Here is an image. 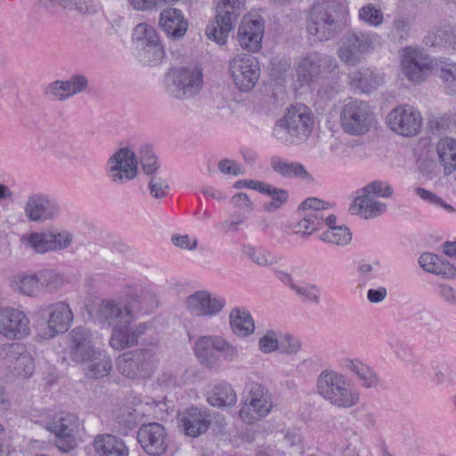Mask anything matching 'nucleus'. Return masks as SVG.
Returning <instances> with one entry per match:
<instances>
[{
	"mask_svg": "<svg viewBox=\"0 0 456 456\" xmlns=\"http://www.w3.org/2000/svg\"><path fill=\"white\" fill-rule=\"evenodd\" d=\"M346 13L343 0L316 3L309 13L307 32L319 41L330 40L344 29Z\"/></svg>",
	"mask_w": 456,
	"mask_h": 456,
	"instance_id": "obj_1",
	"label": "nucleus"
},
{
	"mask_svg": "<svg viewBox=\"0 0 456 456\" xmlns=\"http://www.w3.org/2000/svg\"><path fill=\"white\" fill-rule=\"evenodd\" d=\"M318 394L331 405L348 409L360 402V393L352 387L349 379L335 370H322L317 378Z\"/></svg>",
	"mask_w": 456,
	"mask_h": 456,
	"instance_id": "obj_2",
	"label": "nucleus"
},
{
	"mask_svg": "<svg viewBox=\"0 0 456 456\" xmlns=\"http://www.w3.org/2000/svg\"><path fill=\"white\" fill-rule=\"evenodd\" d=\"M314 117L305 105L288 109L285 116L273 127V135L280 141L299 143L312 133Z\"/></svg>",
	"mask_w": 456,
	"mask_h": 456,
	"instance_id": "obj_3",
	"label": "nucleus"
},
{
	"mask_svg": "<svg viewBox=\"0 0 456 456\" xmlns=\"http://www.w3.org/2000/svg\"><path fill=\"white\" fill-rule=\"evenodd\" d=\"M167 89L181 100L198 95L203 86L202 69L198 65L171 69L166 76Z\"/></svg>",
	"mask_w": 456,
	"mask_h": 456,
	"instance_id": "obj_4",
	"label": "nucleus"
},
{
	"mask_svg": "<svg viewBox=\"0 0 456 456\" xmlns=\"http://www.w3.org/2000/svg\"><path fill=\"white\" fill-rule=\"evenodd\" d=\"M42 321L39 336L50 339L58 334L64 333L73 322L74 315L69 305L65 301L45 304L36 312Z\"/></svg>",
	"mask_w": 456,
	"mask_h": 456,
	"instance_id": "obj_5",
	"label": "nucleus"
},
{
	"mask_svg": "<svg viewBox=\"0 0 456 456\" xmlns=\"http://www.w3.org/2000/svg\"><path fill=\"white\" fill-rule=\"evenodd\" d=\"M158 341L150 348H138L120 354L117 359L118 370L129 379H143L153 371L157 362Z\"/></svg>",
	"mask_w": 456,
	"mask_h": 456,
	"instance_id": "obj_6",
	"label": "nucleus"
},
{
	"mask_svg": "<svg viewBox=\"0 0 456 456\" xmlns=\"http://www.w3.org/2000/svg\"><path fill=\"white\" fill-rule=\"evenodd\" d=\"M375 122L370 106L360 100L345 102L339 111V124L342 130L351 135L366 134Z\"/></svg>",
	"mask_w": 456,
	"mask_h": 456,
	"instance_id": "obj_7",
	"label": "nucleus"
},
{
	"mask_svg": "<svg viewBox=\"0 0 456 456\" xmlns=\"http://www.w3.org/2000/svg\"><path fill=\"white\" fill-rule=\"evenodd\" d=\"M245 2L246 0H220L215 20L206 28L207 37L221 45H224Z\"/></svg>",
	"mask_w": 456,
	"mask_h": 456,
	"instance_id": "obj_8",
	"label": "nucleus"
},
{
	"mask_svg": "<svg viewBox=\"0 0 456 456\" xmlns=\"http://www.w3.org/2000/svg\"><path fill=\"white\" fill-rule=\"evenodd\" d=\"M375 37L373 33L348 30L339 42L338 58L346 64L356 65L373 48Z\"/></svg>",
	"mask_w": 456,
	"mask_h": 456,
	"instance_id": "obj_9",
	"label": "nucleus"
},
{
	"mask_svg": "<svg viewBox=\"0 0 456 456\" xmlns=\"http://www.w3.org/2000/svg\"><path fill=\"white\" fill-rule=\"evenodd\" d=\"M106 173L115 185H123L138 175V158L128 147L117 150L107 161Z\"/></svg>",
	"mask_w": 456,
	"mask_h": 456,
	"instance_id": "obj_10",
	"label": "nucleus"
},
{
	"mask_svg": "<svg viewBox=\"0 0 456 456\" xmlns=\"http://www.w3.org/2000/svg\"><path fill=\"white\" fill-rule=\"evenodd\" d=\"M43 428L54 434L58 438V447L63 452L74 448V436L78 432L80 421L77 415L69 412H60L53 418L37 420Z\"/></svg>",
	"mask_w": 456,
	"mask_h": 456,
	"instance_id": "obj_11",
	"label": "nucleus"
},
{
	"mask_svg": "<svg viewBox=\"0 0 456 456\" xmlns=\"http://www.w3.org/2000/svg\"><path fill=\"white\" fill-rule=\"evenodd\" d=\"M273 407L272 395L260 384H253L240 410V419L247 424H252L267 416Z\"/></svg>",
	"mask_w": 456,
	"mask_h": 456,
	"instance_id": "obj_12",
	"label": "nucleus"
},
{
	"mask_svg": "<svg viewBox=\"0 0 456 456\" xmlns=\"http://www.w3.org/2000/svg\"><path fill=\"white\" fill-rule=\"evenodd\" d=\"M24 215L33 223H45L55 220L61 215L58 201L44 192L31 193L24 203Z\"/></svg>",
	"mask_w": 456,
	"mask_h": 456,
	"instance_id": "obj_13",
	"label": "nucleus"
},
{
	"mask_svg": "<svg viewBox=\"0 0 456 456\" xmlns=\"http://www.w3.org/2000/svg\"><path fill=\"white\" fill-rule=\"evenodd\" d=\"M387 123L395 133L411 137L417 135L421 129L422 117L414 107L404 104L394 108L387 117Z\"/></svg>",
	"mask_w": 456,
	"mask_h": 456,
	"instance_id": "obj_14",
	"label": "nucleus"
},
{
	"mask_svg": "<svg viewBox=\"0 0 456 456\" xmlns=\"http://www.w3.org/2000/svg\"><path fill=\"white\" fill-rule=\"evenodd\" d=\"M229 69L235 86L240 91H250L259 79L258 62L255 57L249 54L236 55L230 61Z\"/></svg>",
	"mask_w": 456,
	"mask_h": 456,
	"instance_id": "obj_15",
	"label": "nucleus"
},
{
	"mask_svg": "<svg viewBox=\"0 0 456 456\" xmlns=\"http://www.w3.org/2000/svg\"><path fill=\"white\" fill-rule=\"evenodd\" d=\"M134 308L121 298H105L98 305L96 318L102 326L112 329L128 321H134Z\"/></svg>",
	"mask_w": 456,
	"mask_h": 456,
	"instance_id": "obj_16",
	"label": "nucleus"
},
{
	"mask_svg": "<svg viewBox=\"0 0 456 456\" xmlns=\"http://www.w3.org/2000/svg\"><path fill=\"white\" fill-rule=\"evenodd\" d=\"M402 72L411 82H421L432 70L430 57L422 50L406 47L401 55Z\"/></svg>",
	"mask_w": 456,
	"mask_h": 456,
	"instance_id": "obj_17",
	"label": "nucleus"
},
{
	"mask_svg": "<svg viewBox=\"0 0 456 456\" xmlns=\"http://www.w3.org/2000/svg\"><path fill=\"white\" fill-rule=\"evenodd\" d=\"M30 332L29 320L20 310L0 308V334L8 339H22Z\"/></svg>",
	"mask_w": 456,
	"mask_h": 456,
	"instance_id": "obj_18",
	"label": "nucleus"
},
{
	"mask_svg": "<svg viewBox=\"0 0 456 456\" xmlns=\"http://www.w3.org/2000/svg\"><path fill=\"white\" fill-rule=\"evenodd\" d=\"M69 351L72 361L80 363L92 358L97 349L94 334L85 327H76L69 333Z\"/></svg>",
	"mask_w": 456,
	"mask_h": 456,
	"instance_id": "obj_19",
	"label": "nucleus"
},
{
	"mask_svg": "<svg viewBox=\"0 0 456 456\" xmlns=\"http://www.w3.org/2000/svg\"><path fill=\"white\" fill-rule=\"evenodd\" d=\"M337 69L338 64L333 57L314 53L301 59L297 64V73L302 83L309 85L322 72L332 73Z\"/></svg>",
	"mask_w": 456,
	"mask_h": 456,
	"instance_id": "obj_20",
	"label": "nucleus"
},
{
	"mask_svg": "<svg viewBox=\"0 0 456 456\" xmlns=\"http://www.w3.org/2000/svg\"><path fill=\"white\" fill-rule=\"evenodd\" d=\"M137 440L150 455H161L167 448V432L164 426L159 423L142 425L137 431Z\"/></svg>",
	"mask_w": 456,
	"mask_h": 456,
	"instance_id": "obj_21",
	"label": "nucleus"
},
{
	"mask_svg": "<svg viewBox=\"0 0 456 456\" xmlns=\"http://www.w3.org/2000/svg\"><path fill=\"white\" fill-rule=\"evenodd\" d=\"M184 304L186 310L192 315L214 316L223 310L225 300L222 297H213L206 290H200L190 295Z\"/></svg>",
	"mask_w": 456,
	"mask_h": 456,
	"instance_id": "obj_22",
	"label": "nucleus"
},
{
	"mask_svg": "<svg viewBox=\"0 0 456 456\" xmlns=\"http://www.w3.org/2000/svg\"><path fill=\"white\" fill-rule=\"evenodd\" d=\"M265 25L262 19L244 17L238 29L237 38L241 48L257 52L261 48Z\"/></svg>",
	"mask_w": 456,
	"mask_h": 456,
	"instance_id": "obj_23",
	"label": "nucleus"
},
{
	"mask_svg": "<svg viewBox=\"0 0 456 456\" xmlns=\"http://www.w3.org/2000/svg\"><path fill=\"white\" fill-rule=\"evenodd\" d=\"M88 79L83 75H74L67 80H55L45 88V94L58 101H66L86 91Z\"/></svg>",
	"mask_w": 456,
	"mask_h": 456,
	"instance_id": "obj_24",
	"label": "nucleus"
},
{
	"mask_svg": "<svg viewBox=\"0 0 456 456\" xmlns=\"http://www.w3.org/2000/svg\"><path fill=\"white\" fill-rule=\"evenodd\" d=\"M181 423L186 436L198 437L207 432L211 423L210 412L207 409L191 407L181 415Z\"/></svg>",
	"mask_w": 456,
	"mask_h": 456,
	"instance_id": "obj_25",
	"label": "nucleus"
},
{
	"mask_svg": "<svg viewBox=\"0 0 456 456\" xmlns=\"http://www.w3.org/2000/svg\"><path fill=\"white\" fill-rule=\"evenodd\" d=\"M159 25L167 36L174 40L182 38L188 30V20L176 8H166L159 15Z\"/></svg>",
	"mask_w": 456,
	"mask_h": 456,
	"instance_id": "obj_26",
	"label": "nucleus"
},
{
	"mask_svg": "<svg viewBox=\"0 0 456 456\" xmlns=\"http://www.w3.org/2000/svg\"><path fill=\"white\" fill-rule=\"evenodd\" d=\"M345 368L352 372L360 385L366 389H376L381 385V379L377 371L359 359H344Z\"/></svg>",
	"mask_w": 456,
	"mask_h": 456,
	"instance_id": "obj_27",
	"label": "nucleus"
},
{
	"mask_svg": "<svg viewBox=\"0 0 456 456\" xmlns=\"http://www.w3.org/2000/svg\"><path fill=\"white\" fill-rule=\"evenodd\" d=\"M217 336L208 335L199 338L194 344V354L201 364L208 368L220 365V358L216 354Z\"/></svg>",
	"mask_w": 456,
	"mask_h": 456,
	"instance_id": "obj_28",
	"label": "nucleus"
},
{
	"mask_svg": "<svg viewBox=\"0 0 456 456\" xmlns=\"http://www.w3.org/2000/svg\"><path fill=\"white\" fill-rule=\"evenodd\" d=\"M350 209L353 213L360 215L365 219H370L386 212L387 205L376 200L371 195L359 191L358 196L354 199Z\"/></svg>",
	"mask_w": 456,
	"mask_h": 456,
	"instance_id": "obj_29",
	"label": "nucleus"
},
{
	"mask_svg": "<svg viewBox=\"0 0 456 456\" xmlns=\"http://www.w3.org/2000/svg\"><path fill=\"white\" fill-rule=\"evenodd\" d=\"M94 448L100 456L129 455V450L123 440L112 435L97 436L94 442Z\"/></svg>",
	"mask_w": 456,
	"mask_h": 456,
	"instance_id": "obj_30",
	"label": "nucleus"
},
{
	"mask_svg": "<svg viewBox=\"0 0 456 456\" xmlns=\"http://www.w3.org/2000/svg\"><path fill=\"white\" fill-rule=\"evenodd\" d=\"M127 305L134 308V319L140 314H149L158 307L157 296L150 289H141L127 296Z\"/></svg>",
	"mask_w": 456,
	"mask_h": 456,
	"instance_id": "obj_31",
	"label": "nucleus"
},
{
	"mask_svg": "<svg viewBox=\"0 0 456 456\" xmlns=\"http://www.w3.org/2000/svg\"><path fill=\"white\" fill-rule=\"evenodd\" d=\"M81 363L84 364L83 371L88 379L106 377L112 370L110 357L102 350H98L92 358Z\"/></svg>",
	"mask_w": 456,
	"mask_h": 456,
	"instance_id": "obj_32",
	"label": "nucleus"
},
{
	"mask_svg": "<svg viewBox=\"0 0 456 456\" xmlns=\"http://www.w3.org/2000/svg\"><path fill=\"white\" fill-rule=\"evenodd\" d=\"M230 326L232 332L240 338L251 335L256 327L255 322L248 310L245 308H233L229 314Z\"/></svg>",
	"mask_w": 456,
	"mask_h": 456,
	"instance_id": "obj_33",
	"label": "nucleus"
},
{
	"mask_svg": "<svg viewBox=\"0 0 456 456\" xmlns=\"http://www.w3.org/2000/svg\"><path fill=\"white\" fill-rule=\"evenodd\" d=\"M134 322L128 321L112 329L109 344L113 349L121 351L138 345L133 331Z\"/></svg>",
	"mask_w": 456,
	"mask_h": 456,
	"instance_id": "obj_34",
	"label": "nucleus"
},
{
	"mask_svg": "<svg viewBox=\"0 0 456 456\" xmlns=\"http://www.w3.org/2000/svg\"><path fill=\"white\" fill-rule=\"evenodd\" d=\"M350 78L351 86L358 88L362 93H370L377 89L384 82V77L381 74L370 69H362L355 71L352 73Z\"/></svg>",
	"mask_w": 456,
	"mask_h": 456,
	"instance_id": "obj_35",
	"label": "nucleus"
},
{
	"mask_svg": "<svg viewBox=\"0 0 456 456\" xmlns=\"http://www.w3.org/2000/svg\"><path fill=\"white\" fill-rule=\"evenodd\" d=\"M208 403L214 407H230L237 402V395L227 382H220L208 393Z\"/></svg>",
	"mask_w": 456,
	"mask_h": 456,
	"instance_id": "obj_36",
	"label": "nucleus"
},
{
	"mask_svg": "<svg viewBox=\"0 0 456 456\" xmlns=\"http://www.w3.org/2000/svg\"><path fill=\"white\" fill-rule=\"evenodd\" d=\"M436 151L444 175L452 174L456 170V140L452 137L440 139L436 144Z\"/></svg>",
	"mask_w": 456,
	"mask_h": 456,
	"instance_id": "obj_37",
	"label": "nucleus"
},
{
	"mask_svg": "<svg viewBox=\"0 0 456 456\" xmlns=\"http://www.w3.org/2000/svg\"><path fill=\"white\" fill-rule=\"evenodd\" d=\"M271 167L273 171L284 178H300L307 181L312 180L311 175L299 162H289L279 157H274L271 159Z\"/></svg>",
	"mask_w": 456,
	"mask_h": 456,
	"instance_id": "obj_38",
	"label": "nucleus"
},
{
	"mask_svg": "<svg viewBox=\"0 0 456 456\" xmlns=\"http://www.w3.org/2000/svg\"><path fill=\"white\" fill-rule=\"evenodd\" d=\"M159 43L161 42L155 28L146 23H140L135 26L133 33L134 49L145 48Z\"/></svg>",
	"mask_w": 456,
	"mask_h": 456,
	"instance_id": "obj_39",
	"label": "nucleus"
},
{
	"mask_svg": "<svg viewBox=\"0 0 456 456\" xmlns=\"http://www.w3.org/2000/svg\"><path fill=\"white\" fill-rule=\"evenodd\" d=\"M40 289L45 293L54 294L60 291L66 284L63 274L52 269H45L38 272Z\"/></svg>",
	"mask_w": 456,
	"mask_h": 456,
	"instance_id": "obj_40",
	"label": "nucleus"
},
{
	"mask_svg": "<svg viewBox=\"0 0 456 456\" xmlns=\"http://www.w3.org/2000/svg\"><path fill=\"white\" fill-rule=\"evenodd\" d=\"M259 192L271 198V201L264 204V209L267 212H273L279 209L287 202L289 194L284 189L277 188L273 184L262 183Z\"/></svg>",
	"mask_w": 456,
	"mask_h": 456,
	"instance_id": "obj_41",
	"label": "nucleus"
},
{
	"mask_svg": "<svg viewBox=\"0 0 456 456\" xmlns=\"http://www.w3.org/2000/svg\"><path fill=\"white\" fill-rule=\"evenodd\" d=\"M436 68L447 94H456V63L439 60L436 62Z\"/></svg>",
	"mask_w": 456,
	"mask_h": 456,
	"instance_id": "obj_42",
	"label": "nucleus"
},
{
	"mask_svg": "<svg viewBox=\"0 0 456 456\" xmlns=\"http://www.w3.org/2000/svg\"><path fill=\"white\" fill-rule=\"evenodd\" d=\"M137 58L144 65H159L165 57V51L161 43L135 49Z\"/></svg>",
	"mask_w": 456,
	"mask_h": 456,
	"instance_id": "obj_43",
	"label": "nucleus"
},
{
	"mask_svg": "<svg viewBox=\"0 0 456 456\" xmlns=\"http://www.w3.org/2000/svg\"><path fill=\"white\" fill-rule=\"evenodd\" d=\"M42 4L49 3H58L64 8L76 10L81 13H95L99 9V4L95 0H38Z\"/></svg>",
	"mask_w": 456,
	"mask_h": 456,
	"instance_id": "obj_44",
	"label": "nucleus"
},
{
	"mask_svg": "<svg viewBox=\"0 0 456 456\" xmlns=\"http://www.w3.org/2000/svg\"><path fill=\"white\" fill-rule=\"evenodd\" d=\"M320 239L328 243L346 246L351 241L352 234L346 226L339 225L321 233Z\"/></svg>",
	"mask_w": 456,
	"mask_h": 456,
	"instance_id": "obj_45",
	"label": "nucleus"
},
{
	"mask_svg": "<svg viewBox=\"0 0 456 456\" xmlns=\"http://www.w3.org/2000/svg\"><path fill=\"white\" fill-rule=\"evenodd\" d=\"M245 254L254 264L263 267L273 265L279 261L275 254L260 248L248 247Z\"/></svg>",
	"mask_w": 456,
	"mask_h": 456,
	"instance_id": "obj_46",
	"label": "nucleus"
},
{
	"mask_svg": "<svg viewBox=\"0 0 456 456\" xmlns=\"http://www.w3.org/2000/svg\"><path fill=\"white\" fill-rule=\"evenodd\" d=\"M17 290L28 297H37L40 293L38 272L33 274L22 275L16 282Z\"/></svg>",
	"mask_w": 456,
	"mask_h": 456,
	"instance_id": "obj_47",
	"label": "nucleus"
},
{
	"mask_svg": "<svg viewBox=\"0 0 456 456\" xmlns=\"http://www.w3.org/2000/svg\"><path fill=\"white\" fill-rule=\"evenodd\" d=\"M138 163L140 162L145 175H152L159 169L157 156L152 149L148 146H142L139 151Z\"/></svg>",
	"mask_w": 456,
	"mask_h": 456,
	"instance_id": "obj_48",
	"label": "nucleus"
},
{
	"mask_svg": "<svg viewBox=\"0 0 456 456\" xmlns=\"http://www.w3.org/2000/svg\"><path fill=\"white\" fill-rule=\"evenodd\" d=\"M334 72L335 70L332 72V76L330 77H323L319 84L317 94L322 99H332L341 89L338 77L335 76Z\"/></svg>",
	"mask_w": 456,
	"mask_h": 456,
	"instance_id": "obj_49",
	"label": "nucleus"
},
{
	"mask_svg": "<svg viewBox=\"0 0 456 456\" xmlns=\"http://www.w3.org/2000/svg\"><path fill=\"white\" fill-rule=\"evenodd\" d=\"M25 345L11 343L4 345L0 349V357L5 365L14 367L19 358L25 353Z\"/></svg>",
	"mask_w": 456,
	"mask_h": 456,
	"instance_id": "obj_50",
	"label": "nucleus"
},
{
	"mask_svg": "<svg viewBox=\"0 0 456 456\" xmlns=\"http://www.w3.org/2000/svg\"><path fill=\"white\" fill-rule=\"evenodd\" d=\"M24 240L36 253L44 254L52 251L49 232H32Z\"/></svg>",
	"mask_w": 456,
	"mask_h": 456,
	"instance_id": "obj_51",
	"label": "nucleus"
},
{
	"mask_svg": "<svg viewBox=\"0 0 456 456\" xmlns=\"http://www.w3.org/2000/svg\"><path fill=\"white\" fill-rule=\"evenodd\" d=\"M291 289L305 301H308L315 305L320 303L319 289L316 285L291 283Z\"/></svg>",
	"mask_w": 456,
	"mask_h": 456,
	"instance_id": "obj_52",
	"label": "nucleus"
},
{
	"mask_svg": "<svg viewBox=\"0 0 456 456\" xmlns=\"http://www.w3.org/2000/svg\"><path fill=\"white\" fill-rule=\"evenodd\" d=\"M280 348L279 336L273 330H268L258 340V349L263 354H272Z\"/></svg>",
	"mask_w": 456,
	"mask_h": 456,
	"instance_id": "obj_53",
	"label": "nucleus"
},
{
	"mask_svg": "<svg viewBox=\"0 0 456 456\" xmlns=\"http://www.w3.org/2000/svg\"><path fill=\"white\" fill-rule=\"evenodd\" d=\"M359 18L371 26H379L383 22V13L373 4H366L359 10Z\"/></svg>",
	"mask_w": 456,
	"mask_h": 456,
	"instance_id": "obj_54",
	"label": "nucleus"
},
{
	"mask_svg": "<svg viewBox=\"0 0 456 456\" xmlns=\"http://www.w3.org/2000/svg\"><path fill=\"white\" fill-rule=\"evenodd\" d=\"M52 251H61L68 248L73 241V234L68 231L50 232Z\"/></svg>",
	"mask_w": 456,
	"mask_h": 456,
	"instance_id": "obj_55",
	"label": "nucleus"
},
{
	"mask_svg": "<svg viewBox=\"0 0 456 456\" xmlns=\"http://www.w3.org/2000/svg\"><path fill=\"white\" fill-rule=\"evenodd\" d=\"M360 191L363 193L371 195L372 197L378 196L381 198H389L393 194V188L387 183L383 181L371 182Z\"/></svg>",
	"mask_w": 456,
	"mask_h": 456,
	"instance_id": "obj_56",
	"label": "nucleus"
},
{
	"mask_svg": "<svg viewBox=\"0 0 456 456\" xmlns=\"http://www.w3.org/2000/svg\"><path fill=\"white\" fill-rule=\"evenodd\" d=\"M245 213H233L229 218L220 224V227L224 233L238 232L247 220Z\"/></svg>",
	"mask_w": 456,
	"mask_h": 456,
	"instance_id": "obj_57",
	"label": "nucleus"
},
{
	"mask_svg": "<svg viewBox=\"0 0 456 456\" xmlns=\"http://www.w3.org/2000/svg\"><path fill=\"white\" fill-rule=\"evenodd\" d=\"M216 352L228 362H233L239 356V349L221 336H217Z\"/></svg>",
	"mask_w": 456,
	"mask_h": 456,
	"instance_id": "obj_58",
	"label": "nucleus"
},
{
	"mask_svg": "<svg viewBox=\"0 0 456 456\" xmlns=\"http://www.w3.org/2000/svg\"><path fill=\"white\" fill-rule=\"evenodd\" d=\"M434 44L453 48L456 45V33L452 29L438 28L434 32Z\"/></svg>",
	"mask_w": 456,
	"mask_h": 456,
	"instance_id": "obj_59",
	"label": "nucleus"
},
{
	"mask_svg": "<svg viewBox=\"0 0 456 456\" xmlns=\"http://www.w3.org/2000/svg\"><path fill=\"white\" fill-rule=\"evenodd\" d=\"M297 233L303 236H308L314 231L318 230V218L314 216L310 212L306 213L305 216L296 225Z\"/></svg>",
	"mask_w": 456,
	"mask_h": 456,
	"instance_id": "obj_60",
	"label": "nucleus"
},
{
	"mask_svg": "<svg viewBox=\"0 0 456 456\" xmlns=\"http://www.w3.org/2000/svg\"><path fill=\"white\" fill-rule=\"evenodd\" d=\"M168 188L167 182L164 178L153 175H151L149 182V190L153 198H164L167 193Z\"/></svg>",
	"mask_w": 456,
	"mask_h": 456,
	"instance_id": "obj_61",
	"label": "nucleus"
},
{
	"mask_svg": "<svg viewBox=\"0 0 456 456\" xmlns=\"http://www.w3.org/2000/svg\"><path fill=\"white\" fill-rule=\"evenodd\" d=\"M13 369L20 373H23L25 377H30L34 372V359L27 348H25V353L20 355Z\"/></svg>",
	"mask_w": 456,
	"mask_h": 456,
	"instance_id": "obj_62",
	"label": "nucleus"
},
{
	"mask_svg": "<svg viewBox=\"0 0 456 456\" xmlns=\"http://www.w3.org/2000/svg\"><path fill=\"white\" fill-rule=\"evenodd\" d=\"M301 347L302 343L300 339L290 334H286L280 343L281 353L286 354H296L301 350Z\"/></svg>",
	"mask_w": 456,
	"mask_h": 456,
	"instance_id": "obj_63",
	"label": "nucleus"
},
{
	"mask_svg": "<svg viewBox=\"0 0 456 456\" xmlns=\"http://www.w3.org/2000/svg\"><path fill=\"white\" fill-rule=\"evenodd\" d=\"M231 203L234 208L250 213L253 210V203L244 192H239L231 198Z\"/></svg>",
	"mask_w": 456,
	"mask_h": 456,
	"instance_id": "obj_64",
	"label": "nucleus"
}]
</instances>
